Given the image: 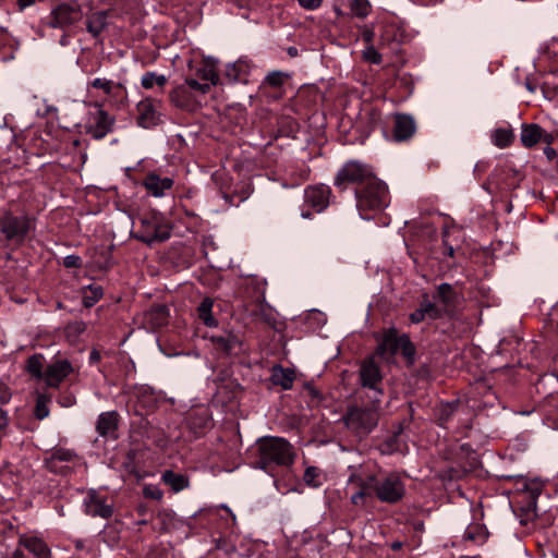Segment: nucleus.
<instances>
[{
    "label": "nucleus",
    "mask_w": 558,
    "mask_h": 558,
    "mask_svg": "<svg viewBox=\"0 0 558 558\" xmlns=\"http://www.w3.org/2000/svg\"><path fill=\"white\" fill-rule=\"evenodd\" d=\"M254 465L262 470L272 466H288L294 461V451L289 441L281 437L259 438L254 448Z\"/></svg>",
    "instance_id": "1"
},
{
    "label": "nucleus",
    "mask_w": 558,
    "mask_h": 558,
    "mask_svg": "<svg viewBox=\"0 0 558 558\" xmlns=\"http://www.w3.org/2000/svg\"><path fill=\"white\" fill-rule=\"evenodd\" d=\"M369 405H349L342 422L347 429L356 438H366L378 425L381 400L369 397Z\"/></svg>",
    "instance_id": "2"
},
{
    "label": "nucleus",
    "mask_w": 558,
    "mask_h": 558,
    "mask_svg": "<svg viewBox=\"0 0 558 558\" xmlns=\"http://www.w3.org/2000/svg\"><path fill=\"white\" fill-rule=\"evenodd\" d=\"M356 208L363 219H368L367 213L379 211L389 203L386 184L377 178L355 190Z\"/></svg>",
    "instance_id": "3"
},
{
    "label": "nucleus",
    "mask_w": 558,
    "mask_h": 558,
    "mask_svg": "<svg viewBox=\"0 0 558 558\" xmlns=\"http://www.w3.org/2000/svg\"><path fill=\"white\" fill-rule=\"evenodd\" d=\"M376 175L371 166L357 161H347L337 172L333 184L344 190L348 184H357L359 187L372 181Z\"/></svg>",
    "instance_id": "4"
},
{
    "label": "nucleus",
    "mask_w": 558,
    "mask_h": 558,
    "mask_svg": "<svg viewBox=\"0 0 558 558\" xmlns=\"http://www.w3.org/2000/svg\"><path fill=\"white\" fill-rule=\"evenodd\" d=\"M34 228L33 220L27 215L14 216L8 211L0 218V231L5 240L21 244Z\"/></svg>",
    "instance_id": "5"
},
{
    "label": "nucleus",
    "mask_w": 558,
    "mask_h": 558,
    "mask_svg": "<svg viewBox=\"0 0 558 558\" xmlns=\"http://www.w3.org/2000/svg\"><path fill=\"white\" fill-rule=\"evenodd\" d=\"M138 239L147 244L162 242L170 238V230L162 225V218L156 213H145L138 216Z\"/></svg>",
    "instance_id": "6"
},
{
    "label": "nucleus",
    "mask_w": 558,
    "mask_h": 558,
    "mask_svg": "<svg viewBox=\"0 0 558 558\" xmlns=\"http://www.w3.org/2000/svg\"><path fill=\"white\" fill-rule=\"evenodd\" d=\"M405 494V487L397 474L377 477L375 496L386 504H397Z\"/></svg>",
    "instance_id": "7"
},
{
    "label": "nucleus",
    "mask_w": 558,
    "mask_h": 558,
    "mask_svg": "<svg viewBox=\"0 0 558 558\" xmlns=\"http://www.w3.org/2000/svg\"><path fill=\"white\" fill-rule=\"evenodd\" d=\"M360 381L363 388L369 390V397H377L381 400L384 390L381 388L383 375L379 366L374 362L373 359L364 361L360 367Z\"/></svg>",
    "instance_id": "8"
},
{
    "label": "nucleus",
    "mask_w": 558,
    "mask_h": 558,
    "mask_svg": "<svg viewBox=\"0 0 558 558\" xmlns=\"http://www.w3.org/2000/svg\"><path fill=\"white\" fill-rule=\"evenodd\" d=\"M81 19L82 11L78 5L62 3L51 11L48 25L53 28H63L78 22Z\"/></svg>",
    "instance_id": "9"
},
{
    "label": "nucleus",
    "mask_w": 558,
    "mask_h": 558,
    "mask_svg": "<svg viewBox=\"0 0 558 558\" xmlns=\"http://www.w3.org/2000/svg\"><path fill=\"white\" fill-rule=\"evenodd\" d=\"M83 506L85 513L90 517L109 519L113 513V506L96 489L87 490Z\"/></svg>",
    "instance_id": "10"
},
{
    "label": "nucleus",
    "mask_w": 558,
    "mask_h": 558,
    "mask_svg": "<svg viewBox=\"0 0 558 558\" xmlns=\"http://www.w3.org/2000/svg\"><path fill=\"white\" fill-rule=\"evenodd\" d=\"M136 121L141 128L151 129L161 122L159 102L145 98L136 105Z\"/></svg>",
    "instance_id": "11"
},
{
    "label": "nucleus",
    "mask_w": 558,
    "mask_h": 558,
    "mask_svg": "<svg viewBox=\"0 0 558 558\" xmlns=\"http://www.w3.org/2000/svg\"><path fill=\"white\" fill-rule=\"evenodd\" d=\"M114 118L107 111L99 108L97 111L90 113L88 123L86 124V133L95 140L104 138L112 131Z\"/></svg>",
    "instance_id": "12"
},
{
    "label": "nucleus",
    "mask_w": 558,
    "mask_h": 558,
    "mask_svg": "<svg viewBox=\"0 0 558 558\" xmlns=\"http://www.w3.org/2000/svg\"><path fill=\"white\" fill-rule=\"evenodd\" d=\"M169 98L174 107L187 112L196 111L201 107V100L197 95L192 93L189 87L182 84L178 85L170 92Z\"/></svg>",
    "instance_id": "13"
},
{
    "label": "nucleus",
    "mask_w": 558,
    "mask_h": 558,
    "mask_svg": "<svg viewBox=\"0 0 558 558\" xmlns=\"http://www.w3.org/2000/svg\"><path fill=\"white\" fill-rule=\"evenodd\" d=\"M331 197V189L328 185L319 184L307 186L304 192V202L316 213L325 210Z\"/></svg>",
    "instance_id": "14"
},
{
    "label": "nucleus",
    "mask_w": 558,
    "mask_h": 558,
    "mask_svg": "<svg viewBox=\"0 0 558 558\" xmlns=\"http://www.w3.org/2000/svg\"><path fill=\"white\" fill-rule=\"evenodd\" d=\"M72 372L73 366L68 360H56L47 365L44 379L48 387L58 388Z\"/></svg>",
    "instance_id": "15"
},
{
    "label": "nucleus",
    "mask_w": 558,
    "mask_h": 558,
    "mask_svg": "<svg viewBox=\"0 0 558 558\" xmlns=\"http://www.w3.org/2000/svg\"><path fill=\"white\" fill-rule=\"evenodd\" d=\"M395 124L392 136L395 142L409 141L416 131V123L412 116L407 113H397L393 117Z\"/></svg>",
    "instance_id": "16"
},
{
    "label": "nucleus",
    "mask_w": 558,
    "mask_h": 558,
    "mask_svg": "<svg viewBox=\"0 0 558 558\" xmlns=\"http://www.w3.org/2000/svg\"><path fill=\"white\" fill-rule=\"evenodd\" d=\"M76 457L77 454L74 450L59 447L54 448L44 462L50 472L65 474L70 471V468L59 466V462H71Z\"/></svg>",
    "instance_id": "17"
},
{
    "label": "nucleus",
    "mask_w": 558,
    "mask_h": 558,
    "mask_svg": "<svg viewBox=\"0 0 558 558\" xmlns=\"http://www.w3.org/2000/svg\"><path fill=\"white\" fill-rule=\"evenodd\" d=\"M401 335L396 328H389L384 332L383 340L377 348V354L384 359H389L400 350Z\"/></svg>",
    "instance_id": "18"
},
{
    "label": "nucleus",
    "mask_w": 558,
    "mask_h": 558,
    "mask_svg": "<svg viewBox=\"0 0 558 558\" xmlns=\"http://www.w3.org/2000/svg\"><path fill=\"white\" fill-rule=\"evenodd\" d=\"M19 545L26 548L35 558H51L50 548L40 537L23 534L19 537Z\"/></svg>",
    "instance_id": "19"
},
{
    "label": "nucleus",
    "mask_w": 558,
    "mask_h": 558,
    "mask_svg": "<svg viewBox=\"0 0 558 558\" xmlns=\"http://www.w3.org/2000/svg\"><path fill=\"white\" fill-rule=\"evenodd\" d=\"M118 413L116 411L102 412L96 422V430L101 437L117 438Z\"/></svg>",
    "instance_id": "20"
},
{
    "label": "nucleus",
    "mask_w": 558,
    "mask_h": 558,
    "mask_svg": "<svg viewBox=\"0 0 558 558\" xmlns=\"http://www.w3.org/2000/svg\"><path fill=\"white\" fill-rule=\"evenodd\" d=\"M143 184L153 196L160 197L165 195L167 190L172 187L173 180L168 177L160 178L156 173H149L145 177Z\"/></svg>",
    "instance_id": "21"
},
{
    "label": "nucleus",
    "mask_w": 558,
    "mask_h": 558,
    "mask_svg": "<svg viewBox=\"0 0 558 558\" xmlns=\"http://www.w3.org/2000/svg\"><path fill=\"white\" fill-rule=\"evenodd\" d=\"M439 308L429 301L428 296L425 295L420 303V306L410 314V320L413 324H418L426 318L428 319H437L440 317Z\"/></svg>",
    "instance_id": "22"
},
{
    "label": "nucleus",
    "mask_w": 558,
    "mask_h": 558,
    "mask_svg": "<svg viewBox=\"0 0 558 558\" xmlns=\"http://www.w3.org/2000/svg\"><path fill=\"white\" fill-rule=\"evenodd\" d=\"M549 135L538 124H523L521 131V142L525 147H533L539 141L549 143Z\"/></svg>",
    "instance_id": "23"
},
{
    "label": "nucleus",
    "mask_w": 558,
    "mask_h": 558,
    "mask_svg": "<svg viewBox=\"0 0 558 558\" xmlns=\"http://www.w3.org/2000/svg\"><path fill=\"white\" fill-rule=\"evenodd\" d=\"M250 316L257 322L264 323L270 327H275L277 323L276 314L271 306L266 303L265 293L262 292L260 298H258L256 308H254Z\"/></svg>",
    "instance_id": "24"
},
{
    "label": "nucleus",
    "mask_w": 558,
    "mask_h": 558,
    "mask_svg": "<svg viewBox=\"0 0 558 558\" xmlns=\"http://www.w3.org/2000/svg\"><path fill=\"white\" fill-rule=\"evenodd\" d=\"M250 70V63L246 60L239 59L226 65L225 75L230 83H246Z\"/></svg>",
    "instance_id": "25"
},
{
    "label": "nucleus",
    "mask_w": 558,
    "mask_h": 558,
    "mask_svg": "<svg viewBox=\"0 0 558 558\" xmlns=\"http://www.w3.org/2000/svg\"><path fill=\"white\" fill-rule=\"evenodd\" d=\"M348 483L354 485L359 492L365 494V497L375 496L377 477L375 475H363L362 473H352Z\"/></svg>",
    "instance_id": "26"
},
{
    "label": "nucleus",
    "mask_w": 558,
    "mask_h": 558,
    "mask_svg": "<svg viewBox=\"0 0 558 558\" xmlns=\"http://www.w3.org/2000/svg\"><path fill=\"white\" fill-rule=\"evenodd\" d=\"M108 13L98 11L87 16L86 28L93 37H98L107 27Z\"/></svg>",
    "instance_id": "27"
},
{
    "label": "nucleus",
    "mask_w": 558,
    "mask_h": 558,
    "mask_svg": "<svg viewBox=\"0 0 558 558\" xmlns=\"http://www.w3.org/2000/svg\"><path fill=\"white\" fill-rule=\"evenodd\" d=\"M161 480L166 485L170 486L174 493H179L190 486L187 476L175 473L172 470H166L161 475Z\"/></svg>",
    "instance_id": "28"
},
{
    "label": "nucleus",
    "mask_w": 558,
    "mask_h": 558,
    "mask_svg": "<svg viewBox=\"0 0 558 558\" xmlns=\"http://www.w3.org/2000/svg\"><path fill=\"white\" fill-rule=\"evenodd\" d=\"M294 372L289 368L275 367L271 381L276 386H280L282 389L288 390L293 386Z\"/></svg>",
    "instance_id": "29"
},
{
    "label": "nucleus",
    "mask_w": 558,
    "mask_h": 558,
    "mask_svg": "<svg viewBox=\"0 0 558 558\" xmlns=\"http://www.w3.org/2000/svg\"><path fill=\"white\" fill-rule=\"evenodd\" d=\"M291 74L283 71H271L269 72L264 81L262 82L260 88L271 87L275 89H280L288 80H290Z\"/></svg>",
    "instance_id": "30"
},
{
    "label": "nucleus",
    "mask_w": 558,
    "mask_h": 558,
    "mask_svg": "<svg viewBox=\"0 0 558 558\" xmlns=\"http://www.w3.org/2000/svg\"><path fill=\"white\" fill-rule=\"evenodd\" d=\"M213 306L214 301L210 298H205L197 307L198 317L207 327L217 326V320L213 315Z\"/></svg>",
    "instance_id": "31"
},
{
    "label": "nucleus",
    "mask_w": 558,
    "mask_h": 558,
    "mask_svg": "<svg viewBox=\"0 0 558 558\" xmlns=\"http://www.w3.org/2000/svg\"><path fill=\"white\" fill-rule=\"evenodd\" d=\"M45 357L41 354H34L26 362V371L36 379H44Z\"/></svg>",
    "instance_id": "32"
},
{
    "label": "nucleus",
    "mask_w": 558,
    "mask_h": 558,
    "mask_svg": "<svg viewBox=\"0 0 558 558\" xmlns=\"http://www.w3.org/2000/svg\"><path fill=\"white\" fill-rule=\"evenodd\" d=\"M436 299L446 307H450L456 304L457 294L450 283L444 282L437 287Z\"/></svg>",
    "instance_id": "33"
},
{
    "label": "nucleus",
    "mask_w": 558,
    "mask_h": 558,
    "mask_svg": "<svg viewBox=\"0 0 558 558\" xmlns=\"http://www.w3.org/2000/svg\"><path fill=\"white\" fill-rule=\"evenodd\" d=\"M195 76L203 83L211 84V86L217 85L219 82V75L214 64H204L203 66L197 68L195 71Z\"/></svg>",
    "instance_id": "34"
},
{
    "label": "nucleus",
    "mask_w": 558,
    "mask_h": 558,
    "mask_svg": "<svg viewBox=\"0 0 558 558\" xmlns=\"http://www.w3.org/2000/svg\"><path fill=\"white\" fill-rule=\"evenodd\" d=\"M167 82L166 75L157 74L156 72H146L141 78V85L145 89H153L155 86L163 88Z\"/></svg>",
    "instance_id": "35"
},
{
    "label": "nucleus",
    "mask_w": 558,
    "mask_h": 558,
    "mask_svg": "<svg viewBox=\"0 0 558 558\" xmlns=\"http://www.w3.org/2000/svg\"><path fill=\"white\" fill-rule=\"evenodd\" d=\"M514 138V134L510 129H496L492 134V141L499 148L508 147Z\"/></svg>",
    "instance_id": "36"
},
{
    "label": "nucleus",
    "mask_w": 558,
    "mask_h": 558,
    "mask_svg": "<svg viewBox=\"0 0 558 558\" xmlns=\"http://www.w3.org/2000/svg\"><path fill=\"white\" fill-rule=\"evenodd\" d=\"M51 401V396L48 393H37L34 415L37 420H44L49 416L48 404Z\"/></svg>",
    "instance_id": "37"
},
{
    "label": "nucleus",
    "mask_w": 558,
    "mask_h": 558,
    "mask_svg": "<svg viewBox=\"0 0 558 558\" xmlns=\"http://www.w3.org/2000/svg\"><path fill=\"white\" fill-rule=\"evenodd\" d=\"M398 36H399V33L393 26H391V25L385 26L380 34V37H379V47H385V46L391 47L395 44H398V41H399Z\"/></svg>",
    "instance_id": "38"
},
{
    "label": "nucleus",
    "mask_w": 558,
    "mask_h": 558,
    "mask_svg": "<svg viewBox=\"0 0 558 558\" xmlns=\"http://www.w3.org/2000/svg\"><path fill=\"white\" fill-rule=\"evenodd\" d=\"M137 404L140 408L150 410L156 404V397L150 388L144 387L137 396Z\"/></svg>",
    "instance_id": "39"
},
{
    "label": "nucleus",
    "mask_w": 558,
    "mask_h": 558,
    "mask_svg": "<svg viewBox=\"0 0 558 558\" xmlns=\"http://www.w3.org/2000/svg\"><path fill=\"white\" fill-rule=\"evenodd\" d=\"M350 11L354 16L365 19L371 13V3L368 0H351Z\"/></svg>",
    "instance_id": "40"
},
{
    "label": "nucleus",
    "mask_w": 558,
    "mask_h": 558,
    "mask_svg": "<svg viewBox=\"0 0 558 558\" xmlns=\"http://www.w3.org/2000/svg\"><path fill=\"white\" fill-rule=\"evenodd\" d=\"M183 85L189 87L190 90L192 93H194L195 95H202V96L209 93V90L211 88V84L199 82V80H197L196 77L185 78Z\"/></svg>",
    "instance_id": "41"
},
{
    "label": "nucleus",
    "mask_w": 558,
    "mask_h": 558,
    "mask_svg": "<svg viewBox=\"0 0 558 558\" xmlns=\"http://www.w3.org/2000/svg\"><path fill=\"white\" fill-rule=\"evenodd\" d=\"M399 351H401L402 355L410 364L414 362L415 347L407 333L401 335V344Z\"/></svg>",
    "instance_id": "42"
},
{
    "label": "nucleus",
    "mask_w": 558,
    "mask_h": 558,
    "mask_svg": "<svg viewBox=\"0 0 558 558\" xmlns=\"http://www.w3.org/2000/svg\"><path fill=\"white\" fill-rule=\"evenodd\" d=\"M320 477H322L320 471H319V469H317L315 466L306 468L304 475H303V480H304L305 484L311 487H314V488H317L322 485Z\"/></svg>",
    "instance_id": "43"
},
{
    "label": "nucleus",
    "mask_w": 558,
    "mask_h": 558,
    "mask_svg": "<svg viewBox=\"0 0 558 558\" xmlns=\"http://www.w3.org/2000/svg\"><path fill=\"white\" fill-rule=\"evenodd\" d=\"M85 328L83 322H71L65 326L64 332L69 340L75 341L85 331Z\"/></svg>",
    "instance_id": "44"
},
{
    "label": "nucleus",
    "mask_w": 558,
    "mask_h": 558,
    "mask_svg": "<svg viewBox=\"0 0 558 558\" xmlns=\"http://www.w3.org/2000/svg\"><path fill=\"white\" fill-rule=\"evenodd\" d=\"M89 85L94 88L101 89L106 95H111L114 87H120V84H116L113 81L107 78H94Z\"/></svg>",
    "instance_id": "45"
},
{
    "label": "nucleus",
    "mask_w": 558,
    "mask_h": 558,
    "mask_svg": "<svg viewBox=\"0 0 558 558\" xmlns=\"http://www.w3.org/2000/svg\"><path fill=\"white\" fill-rule=\"evenodd\" d=\"M102 296V288L99 286L89 287V294H85L83 298V304L86 307L93 306Z\"/></svg>",
    "instance_id": "46"
},
{
    "label": "nucleus",
    "mask_w": 558,
    "mask_h": 558,
    "mask_svg": "<svg viewBox=\"0 0 558 558\" xmlns=\"http://www.w3.org/2000/svg\"><path fill=\"white\" fill-rule=\"evenodd\" d=\"M362 57L365 61L372 64H379L383 61L381 54L377 51V49L373 46H366L362 51Z\"/></svg>",
    "instance_id": "47"
},
{
    "label": "nucleus",
    "mask_w": 558,
    "mask_h": 558,
    "mask_svg": "<svg viewBox=\"0 0 558 558\" xmlns=\"http://www.w3.org/2000/svg\"><path fill=\"white\" fill-rule=\"evenodd\" d=\"M63 266L66 268H80L82 266V258L78 255H68L63 258Z\"/></svg>",
    "instance_id": "48"
},
{
    "label": "nucleus",
    "mask_w": 558,
    "mask_h": 558,
    "mask_svg": "<svg viewBox=\"0 0 558 558\" xmlns=\"http://www.w3.org/2000/svg\"><path fill=\"white\" fill-rule=\"evenodd\" d=\"M296 1L301 8L308 10V11H314V10H317L322 5L324 0H296Z\"/></svg>",
    "instance_id": "49"
},
{
    "label": "nucleus",
    "mask_w": 558,
    "mask_h": 558,
    "mask_svg": "<svg viewBox=\"0 0 558 558\" xmlns=\"http://www.w3.org/2000/svg\"><path fill=\"white\" fill-rule=\"evenodd\" d=\"M375 37V32L373 27L364 26L362 28V38L366 46H373V40Z\"/></svg>",
    "instance_id": "50"
},
{
    "label": "nucleus",
    "mask_w": 558,
    "mask_h": 558,
    "mask_svg": "<svg viewBox=\"0 0 558 558\" xmlns=\"http://www.w3.org/2000/svg\"><path fill=\"white\" fill-rule=\"evenodd\" d=\"M144 496L147 498L160 500L162 498V492L156 487H145Z\"/></svg>",
    "instance_id": "51"
},
{
    "label": "nucleus",
    "mask_w": 558,
    "mask_h": 558,
    "mask_svg": "<svg viewBox=\"0 0 558 558\" xmlns=\"http://www.w3.org/2000/svg\"><path fill=\"white\" fill-rule=\"evenodd\" d=\"M452 413H453V407L452 405H449V404L444 405L440 409L439 420L440 421H447Z\"/></svg>",
    "instance_id": "52"
},
{
    "label": "nucleus",
    "mask_w": 558,
    "mask_h": 558,
    "mask_svg": "<svg viewBox=\"0 0 558 558\" xmlns=\"http://www.w3.org/2000/svg\"><path fill=\"white\" fill-rule=\"evenodd\" d=\"M365 494L362 493V492H359L356 490L352 496H351V502L355 506H360V505H363L364 504V499H365Z\"/></svg>",
    "instance_id": "53"
},
{
    "label": "nucleus",
    "mask_w": 558,
    "mask_h": 558,
    "mask_svg": "<svg viewBox=\"0 0 558 558\" xmlns=\"http://www.w3.org/2000/svg\"><path fill=\"white\" fill-rule=\"evenodd\" d=\"M156 315L160 317V325L165 324L167 322L168 316V310L165 306H158L155 310Z\"/></svg>",
    "instance_id": "54"
},
{
    "label": "nucleus",
    "mask_w": 558,
    "mask_h": 558,
    "mask_svg": "<svg viewBox=\"0 0 558 558\" xmlns=\"http://www.w3.org/2000/svg\"><path fill=\"white\" fill-rule=\"evenodd\" d=\"M9 424L8 414L5 411L0 409V430L4 429Z\"/></svg>",
    "instance_id": "55"
},
{
    "label": "nucleus",
    "mask_w": 558,
    "mask_h": 558,
    "mask_svg": "<svg viewBox=\"0 0 558 558\" xmlns=\"http://www.w3.org/2000/svg\"><path fill=\"white\" fill-rule=\"evenodd\" d=\"M544 154L548 160H553L556 157V150L550 146L544 148Z\"/></svg>",
    "instance_id": "56"
},
{
    "label": "nucleus",
    "mask_w": 558,
    "mask_h": 558,
    "mask_svg": "<svg viewBox=\"0 0 558 558\" xmlns=\"http://www.w3.org/2000/svg\"><path fill=\"white\" fill-rule=\"evenodd\" d=\"M36 0H17V4L21 11H23L25 8L34 4Z\"/></svg>",
    "instance_id": "57"
},
{
    "label": "nucleus",
    "mask_w": 558,
    "mask_h": 558,
    "mask_svg": "<svg viewBox=\"0 0 558 558\" xmlns=\"http://www.w3.org/2000/svg\"><path fill=\"white\" fill-rule=\"evenodd\" d=\"M100 360V353L97 350H93L89 354L90 363H96Z\"/></svg>",
    "instance_id": "58"
},
{
    "label": "nucleus",
    "mask_w": 558,
    "mask_h": 558,
    "mask_svg": "<svg viewBox=\"0 0 558 558\" xmlns=\"http://www.w3.org/2000/svg\"><path fill=\"white\" fill-rule=\"evenodd\" d=\"M444 243H445V254H446L447 256H449V257H453V255H454V248H453V246L448 245L446 242H444Z\"/></svg>",
    "instance_id": "59"
},
{
    "label": "nucleus",
    "mask_w": 558,
    "mask_h": 558,
    "mask_svg": "<svg viewBox=\"0 0 558 558\" xmlns=\"http://www.w3.org/2000/svg\"><path fill=\"white\" fill-rule=\"evenodd\" d=\"M11 558H26L25 554L21 549H15Z\"/></svg>",
    "instance_id": "60"
},
{
    "label": "nucleus",
    "mask_w": 558,
    "mask_h": 558,
    "mask_svg": "<svg viewBox=\"0 0 558 558\" xmlns=\"http://www.w3.org/2000/svg\"><path fill=\"white\" fill-rule=\"evenodd\" d=\"M390 547H391L392 550L397 551V550L402 548V543L401 542H393Z\"/></svg>",
    "instance_id": "61"
},
{
    "label": "nucleus",
    "mask_w": 558,
    "mask_h": 558,
    "mask_svg": "<svg viewBox=\"0 0 558 558\" xmlns=\"http://www.w3.org/2000/svg\"><path fill=\"white\" fill-rule=\"evenodd\" d=\"M288 54L290 57H296L298 56V49L295 47H289L288 48Z\"/></svg>",
    "instance_id": "62"
},
{
    "label": "nucleus",
    "mask_w": 558,
    "mask_h": 558,
    "mask_svg": "<svg viewBox=\"0 0 558 558\" xmlns=\"http://www.w3.org/2000/svg\"><path fill=\"white\" fill-rule=\"evenodd\" d=\"M301 216L305 219H308L312 217V214L310 211H302Z\"/></svg>",
    "instance_id": "63"
},
{
    "label": "nucleus",
    "mask_w": 558,
    "mask_h": 558,
    "mask_svg": "<svg viewBox=\"0 0 558 558\" xmlns=\"http://www.w3.org/2000/svg\"><path fill=\"white\" fill-rule=\"evenodd\" d=\"M311 393L313 397H318V391L316 389H311Z\"/></svg>",
    "instance_id": "64"
}]
</instances>
